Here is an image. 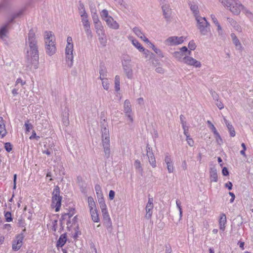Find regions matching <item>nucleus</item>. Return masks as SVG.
<instances>
[{
  "instance_id": "a878e982",
  "label": "nucleus",
  "mask_w": 253,
  "mask_h": 253,
  "mask_svg": "<svg viewBox=\"0 0 253 253\" xmlns=\"http://www.w3.org/2000/svg\"><path fill=\"white\" fill-rule=\"evenodd\" d=\"M66 241H67V237H66V234H62L60 236V237L57 242V247H63L66 243Z\"/></svg>"
},
{
  "instance_id": "5701e85b",
  "label": "nucleus",
  "mask_w": 253,
  "mask_h": 253,
  "mask_svg": "<svg viewBox=\"0 0 253 253\" xmlns=\"http://www.w3.org/2000/svg\"><path fill=\"white\" fill-rule=\"evenodd\" d=\"M231 38L233 43L236 46V48L238 49H241L242 48V44L236 35L233 33H231Z\"/></svg>"
},
{
  "instance_id": "9d476101",
  "label": "nucleus",
  "mask_w": 253,
  "mask_h": 253,
  "mask_svg": "<svg viewBox=\"0 0 253 253\" xmlns=\"http://www.w3.org/2000/svg\"><path fill=\"white\" fill-rule=\"evenodd\" d=\"M73 45H67L65 49V53L66 55V61L68 66L71 67L73 65Z\"/></svg>"
},
{
  "instance_id": "6e6d98bb",
  "label": "nucleus",
  "mask_w": 253,
  "mask_h": 253,
  "mask_svg": "<svg viewBox=\"0 0 253 253\" xmlns=\"http://www.w3.org/2000/svg\"><path fill=\"white\" fill-rule=\"evenodd\" d=\"M208 123L210 125L211 129L213 133H217V130L214 125L210 121H208Z\"/></svg>"
},
{
  "instance_id": "864d4df0",
  "label": "nucleus",
  "mask_w": 253,
  "mask_h": 253,
  "mask_svg": "<svg viewBox=\"0 0 253 253\" xmlns=\"http://www.w3.org/2000/svg\"><path fill=\"white\" fill-rule=\"evenodd\" d=\"M196 47V45L195 42H194V41H192L189 42L188 47L191 50H194L195 49Z\"/></svg>"
},
{
  "instance_id": "f03ea898",
  "label": "nucleus",
  "mask_w": 253,
  "mask_h": 253,
  "mask_svg": "<svg viewBox=\"0 0 253 253\" xmlns=\"http://www.w3.org/2000/svg\"><path fill=\"white\" fill-rule=\"evenodd\" d=\"M101 132H102V143L104 149L105 156L108 158L110 155V141L109 131L108 125L105 120L104 119L101 122Z\"/></svg>"
},
{
  "instance_id": "4c0bfd02",
  "label": "nucleus",
  "mask_w": 253,
  "mask_h": 253,
  "mask_svg": "<svg viewBox=\"0 0 253 253\" xmlns=\"http://www.w3.org/2000/svg\"><path fill=\"white\" fill-rule=\"evenodd\" d=\"M68 115V113L67 112H65L63 115L62 118L63 123L66 126H67L69 124Z\"/></svg>"
},
{
  "instance_id": "052dcab7",
  "label": "nucleus",
  "mask_w": 253,
  "mask_h": 253,
  "mask_svg": "<svg viewBox=\"0 0 253 253\" xmlns=\"http://www.w3.org/2000/svg\"><path fill=\"white\" fill-rule=\"evenodd\" d=\"M228 131H229L230 136L231 137H234L235 136V131L234 130L233 126L228 128Z\"/></svg>"
},
{
  "instance_id": "0e129e2a",
  "label": "nucleus",
  "mask_w": 253,
  "mask_h": 253,
  "mask_svg": "<svg viewBox=\"0 0 253 253\" xmlns=\"http://www.w3.org/2000/svg\"><path fill=\"white\" fill-rule=\"evenodd\" d=\"M211 18L212 21V22L215 24H217V23H218V21L217 19V18H216L215 16L214 15V14H211Z\"/></svg>"
},
{
  "instance_id": "7ed1b4c3",
  "label": "nucleus",
  "mask_w": 253,
  "mask_h": 253,
  "mask_svg": "<svg viewBox=\"0 0 253 253\" xmlns=\"http://www.w3.org/2000/svg\"><path fill=\"white\" fill-rule=\"evenodd\" d=\"M219 1L235 15H239L243 8V4L239 0H219Z\"/></svg>"
},
{
  "instance_id": "2f4dec72",
  "label": "nucleus",
  "mask_w": 253,
  "mask_h": 253,
  "mask_svg": "<svg viewBox=\"0 0 253 253\" xmlns=\"http://www.w3.org/2000/svg\"><path fill=\"white\" fill-rule=\"evenodd\" d=\"M78 9H79V13L80 16H85V15H88V14L87 13V12L85 9L83 3L80 4Z\"/></svg>"
},
{
  "instance_id": "774afa93",
  "label": "nucleus",
  "mask_w": 253,
  "mask_h": 253,
  "mask_svg": "<svg viewBox=\"0 0 253 253\" xmlns=\"http://www.w3.org/2000/svg\"><path fill=\"white\" fill-rule=\"evenodd\" d=\"M222 173L223 175L225 176H227L229 174L228 170L226 167L223 168L222 170Z\"/></svg>"
},
{
  "instance_id": "5fc2aeb1",
  "label": "nucleus",
  "mask_w": 253,
  "mask_h": 253,
  "mask_svg": "<svg viewBox=\"0 0 253 253\" xmlns=\"http://www.w3.org/2000/svg\"><path fill=\"white\" fill-rule=\"evenodd\" d=\"M155 53L158 55V56L160 57H164V55L162 51V50L158 48H155L154 50Z\"/></svg>"
},
{
  "instance_id": "4d7b16f0",
  "label": "nucleus",
  "mask_w": 253,
  "mask_h": 253,
  "mask_svg": "<svg viewBox=\"0 0 253 253\" xmlns=\"http://www.w3.org/2000/svg\"><path fill=\"white\" fill-rule=\"evenodd\" d=\"M4 147L5 150L8 152L12 150V145L10 143H6Z\"/></svg>"
},
{
  "instance_id": "a211bd4d",
  "label": "nucleus",
  "mask_w": 253,
  "mask_h": 253,
  "mask_svg": "<svg viewBox=\"0 0 253 253\" xmlns=\"http://www.w3.org/2000/svg\"><path fill=\"white\" fill-rule=\"evenodd\" d=\"M190 10L192 11L195 19L201 17L199 15V10L198 5L194 2H190L189 3Z\"/></svg>"
},
{
  "instance_id": "c756f323",
  "label": "nucleus",
  "mask_w": 253,
  "mask_h": 253,
  "mask_svg": "<svg viewBox=\"0 0 253 253\" xmlns=\"http://www.w3.org/2000/svg\"><path fill=\"white\" fill-rule=\"evenodd\" d=\"M88 207L89 208V211H92L96 209L95 203L92 197H89L88 198Z\"/></svg>"
},
{
  "instance_id": "473e14b6",
  "label": "nucleus",
  "mask_w": 253,
  "mask_h": 253,
  "mask_svg": "<svg viewBox=\"0 0 253 253\" xmlns=\"http://www.w3.org/2000/svg\"><path fill=\"white\" fill-rule=\"evenodd\" d=\"M129 40L131 41V42L132 44L136 48H137L139 51H140L143 47L142 46V45L136 40H134L132 38H129Z\"/></svg>"
},
{
  "instance_id": "13d9d810",
  "label": "nucleus",
  "mask_w": 253,
  "mask_h": 253,
  "mask_svg": "<svg viewBox=\"0 0 253 253\" xmlns=\"http://www.w3.org/2000/svg\"><path fill=\"white\" fill-rule=\"evenodd\" d=\"M216 105L220 110L224 108V105L223 103L218 99H216Z\"/></svg>"
},
{
  "instance_id": "dca6fc26",
  "label": "nucleus",
  "mask_w": 253,
  "mask_h": 253,
  "mask_svg": "<svg viewBox=\"0 0 253 253\" xmlns=\"http://www.w3.org/2000/svg\"><path fill=\"white\" fill-rule=\"evenodd\" d=\"M85 33L88 39H91L92 38V32L90 29V23L88 20L82 22Z\"/></svg>"
},
{
  "instance_id": "6ab92c4d",
  "label": "nucleus",
  "mask_w": 253,
  "mask_h": 253,
  "mask_svg": "<svg viewBox=\"0 0 253 253\" xmlns=\"http://www.w3.org/2000/svg\"><path fill=\"white\" fill-rule=\"evenodd\" d=\"M227 21L230 24L231 26L238 32L241 33L242 32V28L241 26L236 20L233 18H227Z\"/></svg>"
},
{
  "instance_id": "f257e3e1",
  "label": "nucleus",
  "mask_w": 253,
  "mask_h": 253,
  "mask_svg": "<svg viewBox=\"0 0 253 253\" xmlns=\"http://www.w3.org/2000/svg\"><path fill=\"white\" fill-rule=\"evenodd\" d=\"M26 45L27 60L34 66V69H36L38 68L39 55L38 41L33 29H31L29 32Z\"/></svg>"
},
{
  "instance_id": "338daca9",
  "label": "nucleus",
  "mask_w": 253,
  "mask_h": 253,
  "mask_svg": "<svg viewBox=\"0 0 253 253\" xmlns=\"http://www.w3.org/2000/svg\"><path fill=\"white\" fill-rule=\"evenodd\" d=\"M25 83V82L23 81L21 79L19 78L16 81L15 85H17L19 84H20L21 85H23Z\"/></svg>"
},
{
  "instance_id": "393cba45",
  "label": "nucleus",
  "mask_w": 253,
  "mask_h": 253,
  "mask_svg": "<svg viewBox=\"0 0 253 253\" xmlns=\"http://www.w3.org/2000/svg\"><path fill=\"white\" fill-rule=\"evenodd\" d=\"M94 27L96 30V33L98 36L100 35H104V31L103 30V27L101 23V22H98L96 23H94Z\"/></svg>"
},
{
  "instance_id": "e433bc0d",
  "label": "nucleus",
  "mask_w": 253,
  "mask_h": 253,
  "mask_svg": "<svg viewBox=\"0 0 253 253\" xmlns=\"http://www.w3.org/2000/svg\"><path fill=\"white\" fill-rule=\"evenodd\" d=\"M131 62L130 57L128 56H125L124 57L123 60H122V66L124 65H130Z\"/></svg>"
},
{
  "instance_id": "aec40b11",
  "label": "nucleus",
  "mask_w": 253,
  "mask_h": 253,
  "mask_svg": "<svg viewBox=\"0 0 253 253\" xmlns=\"http://www.w3.org/2000/svg\"><path fill=\"white\" fill-rule=\"evenodd\" d=\"M123 68L126 77L129 79H131L133 77V71L131 65H124L123 66Z\"/></svg>"
},
{
  "instance_id": "4be33fe9",
  "label": "nucleus",
  "mask_w": 253,
  "mask_h": 253,
  "mask_svg": "<svg viewBox=\"0 0 253 253\" xmlns=\"http://www.w3.org/2000/svg\"><path fill=\"white\" fill-rule=\"evenodd\" d=\"M211 182H216L218 180L217 171L215 168H211L210 171Z\"/></svg>"
},
{
  "instance_id": "f704fd0d",
  "label": "nucleus",
  "mask_w": 253,
  "mask_h": 253,
  "mask_svg": "<svg viewBox=\"0 0 253 253\" xmlns=\"http://www.w3.org/2000/svg\"><path fill=\"white\" fill-rule=\"evenodd\" d=\"M100 16L101 18L105 21H106V19H108L109 17H111V16L109 15L108 11L106 9H103L101 11Z\"/></svg>"
},
{
  "instance_id": "a18cd8bd",
  "label": "nucleus",
  "mask_w": 253,
  "mask_h": 253,
  "mask_svg": "<svg viewBox=\"0 0 253 253\" xmlns=\"http://www.w3.org/2000/svg\"><path fill=\"white\" fill-rule=\"evenodd\" d=\"M0 134H1L2 137L4 136L6 134L4 124H0Z\"/></svg>"
},
{
  "instance_id": "f3484780",
  "label": "nucleus",
  "mask_w": 253,
  "mask_h": 253,
  "mask_svg": "<svg viewBox=\"0 0 253 253\" xmlns=\"http://www.w3.org/2000/svg\"><path fill=\"white\" fill-rule=\"evenodd\" d=\"M107 26L111 29L117 30L119 28V24L111 16L105 21Z\"/></svg>"
},
{
  "instance_id": "0eeeda50",
  "label": "nucleus",
  "mask_w": 253,
  "mask_h": 253,
  "mask_svg": "<svg viewBox=\"0 0 253 253\" xmlns=\"http://www.w3.org/2000/svg\"><path fill=\"white\" fill-rule=\"evenodd\" d=\"M123 111L126 117L127 118L130 123L133 122V112L131 108V105L129 100L126 99L124 103Z\"/></svg>"
},
{
  "instance_id": "ddd939ff",
  "label": "nucleus",
  "mask_w": 253,
  "mask_h": 253,
  "mask_svg": "<svg viewBox=\"0 0 253 253\" xmlns=\"http://www.w3.org/2000/svg\"><path fill=\"white\" fill-rule=\"evenodd\" d=\"M24 235L23 234L18 235L15 240H14L12 244V249L14 251L19 250L23 244Z\"/></svg>"
},
{
  "instance_id": "c85d7f7f",
  "label": "nucleus",
  "mask_w": 253,
  "mask_h": 253,
  "mask_svg": "<svg viewBox=\"0 0 253 253\" xmlns=\"http://www.w3.org/2000/svg\"><path fill=\"white\" fill-rule=\"evenodd\" d=\"M91 219L92 220L95 222H98L99 221V218L98 216V214L97 211V210H94L92 211H90Z\"/></svg>"
},
{
  "instance_id": "58836bf2",
  "label": "nucleus",
  "mask_w": 253,
  "mask_h": 253,
  "mask_svg": "<svg viewBox=\"0 0 253 253\" xmlns=\"http://www.w3.org/2000/svg\"><path fill=\"white\" fill-rule=\"evenodd\" d=\"M149 159V162L153 168L156 167V162L154 156L152 155L148 157Z\"/></svg>"
},
{
  "instance_id": "39448f33",
  "label": "nucleus",
  "mask_w": 253,
  "mask_h": 253,
  "mask_svg": "<svg viewBox=\"0 0 253 253\" xmlns=\"http://www.w3.org/2000/svg\"><path fill=\"white\" fill-rule=\"evenodd\" d=\"M196 19L197 27L199 30L200 34L203 36H206L211 33V25L205 17H197Z\"/></svg>"
},
{
  "instance_id": "79ce46f5",
  "label": "nucleus",
  "mask_w": 253,
  "mask_h": 253,
  "mask_svg": "<svg viewBox=\"0 0 253 253\" xmlns=\"http://www.w3.org/2000/svg\"><path fill=\"white\" fill-rule=\"evenodd\" d=\"M91 12L92 13V20L93 21V23H96L98 22H100L98 15L97 14L96 12H93L92 10H91Z\"/></svg>"
},
{
  "instance_id": "49530a36",
  "label": "nucleus",
  "mask_w": 253,
  "mask_h": 253,
  "mask_svg": "<svg viewBox=\"0 0 253 253\" xmlns=\"http://www.w3.org/2000/svg\"><path fill=\"white\" fill-rule=\"evenodd\" d=\"M217 27V31L219 35L222 36L223 34V30L219 23L215 24Z\"/></svg>"
},
{
  "instance_id": "69168bd1",
  "label": "nucleus",
  "mask_w": 253,
  "mask_h": 253,
  "mask_svg": "<svg viewBox=\"0 0 253 253\" xmlns=\"http://www.w3.org/2000/svg\"><path fill=\"white\" fill-rule=\"evenodd\" d=\"M224 122L228 129L233 127V126L225 118H223Z\"/></svg>"
},
{
  "instance_id": "9b49d317",
  "label": "nucleus",
  "mask_w": 253,
  "mask_h": 253,
  "mask_svg": "<svg viewBox=\"0 0 253 253\" xmlns=\"http://www.w3.org/2000/svg\"><path fill=\"white\" fill-rule=\"evenodd\" d=\"M183 63L188 65L192 66L195 68H200L202 66L200 61L187 55L184 56V61Z\"/></svg>"
},
{
  "instance_id": "8fccbe9b",
  "label": "nucleus",
  "mask_w": 253,
  "mask_h": 253,
  "mask_svg": "<svg viewBox=\"0 0 253 253\" xmlns=\"http://www.w3.org/2000/svg\"><path fill=\"white\" fill-rule=\"evenodd\" d=\"M4 216L7 222H10L12 221L11 214L9 211H7L5 213Z\"/></svg>"
},
{
  "instance_id": "412c9836",
  "label": "nucleus",
  "mask_w": 253,
  "mask_h": 253,
  "mask_svg": "<svg viewBox=\"0 0 253 253\" xmlns=\"http://www.w3.org/2000/svg\"><path fill=\"white\" fill-rule=\"evenodd\" d=\"M102 213L106 226L107 227H111L112 226V222L107 210H104L103 211H102Z\"/></svg>"
},
{
  "instance_id": "09e8293b",
  "label": "nucleus",
  "mask_w": 253,
  "mask_h": 253,
  "mask_svg": "<svg viewBox=\"0 0 253 253\" xmlns=\"http://www.w3.org/2000/svg\"><path fill=\"white\" fill-rule=\"evenodd\" d=\"M176 206L179 210L180 218H181L182 217V209H181V202L179 200H176Z\"/></svg>"
},
{
  "instance_id": "2eb2a0df",
  "label": "nucleus",
  "mask_w": 253,
  "mask_h": 253,
  "mask_svg": "<svg viewBox=\"0 0 253 253\" xmlns=\"http://www.w3.org/2000/svg\"><path fill=\"white\" fill-rule=\"evenodd\" d=\"M163 15L167 21H169L171 14V9L169 4H166L162 6Z\"/></svg>"
},
{
  "instance_id": "b1692460",
  "label": "nucleus",
  "mask_w": 253,
  "mask_h": 253,
  "mask_svg": "<svg viewBox=\"0 0 253 253\" xmlns=\"http://www.w3.org/2000/svg\"><path fill=\"white\" fill-rule=\"evenodd\" d=\"M226 216L224 213H222L219 220V229L224 231L225 228V224L226 223Z\"/></svg>"
},
{
  "instance_id": "37998d69",
  "label": "nucleus",
  "mask_w": 253,
  "mask_h": 253,
  "mask_svg": "<svg viewBox=\"0 0 253 253\" xmlns=\"http://www.w3.org/2000/svg\"><path fill=\"white\" fill-rule=\"evenodd\" d=\"M133 32L138 37H140L143 33L141 32V30L137 27H134L132 29Z\"/></svg>"
},
{
  "instance_id": "c9c22d12",
  "label": "nucleus",
  "mask_w": 253,
  "mask_h": 253,
  "mask_svg": "<svg viewBox=\"0 0 253 253\" xmlns=\"http://www.w3.org/2000/svg\"><path fill=\"white\" fill-rule=\"evenodd\" d=\"M134 167L137 171L139 172H142L143 169L141 167V164L139 160H136L134 162Z\"/></svg>"
},
{
  "instance_id": "4468645a",
  "label": "nucleus",
  "mask_w": 253,
  "mask_h": 253,
  "mask_svg": "<svg viewBox=\"0 0 253 253\" xmlns=\"http://www.w3.org/2000/svg\"><path fill=\"white\" fill-rule=\"evenodd\" d=\"M165 162L167 165V168L169 173H172L174 171L173 164L170 156L167 154L165 157Z\"/></svg>"
},
{
  "instance_id": "1a4fd4ad",
  "label": "nucleus",
  "mask_w": 253,
  "mask_h": 253,
  "mask_svg": "<svg viewBox=\"0 0 253 253\" xmlns=\"http://www.w3.org/2000/svg\"><path fill=\"white\" fill-rule=\"evenodd\" d=\"M188 48L186 46H183L179 49V51L173 52L172 54L173 56L178 61H184V56L186 55Z\"/></svg>"
},
{
  "instance_id": "cd10ccee",
  "label": "nucleus",
  "mask_w": 253,
  "mask_h": 253,
  "mask_svg": "<svg viewBox=\"0 0 253 253\" xmlns=\"http://www.w3.org/2000/svg\"><path fill=\"white\" fill-rule=\"evenodd\" d=\"M8 31V24L3 26L0 29V37L3 39L6 36Z\"/></svg>"
},
{
  "instance_id": "c03bdc74",
  "label": "nucleus",
  "mask_w": 253,
  "mask_h": 253,
  "mask_svg": "<svg viewBox=\"0 0 253 253\" xmlns=\"http://www.w3.org/2000/svg\"><path fill=\"white\" fill-rule=\"evenodd\" d=\"M102 84L104 89L108 90L109 88V83L107 79L102 81Z\"/></svg>"
},
{
  "instance_id": "bb28decb",
  "label": "nucleus",
  "mask_w": 253,
  "mask_h": 253,
  "mask_svg": "<svg viewBox=\"0 0 253 253\" xmlns=\"http://www.w3.org/2000/svg\"><path fill=\"white\" fill-rule=\"evenodd\" d=\"M241 11H242L243 13L250 20H253V13L251 12L248 8L246 7L244 5H243V8H242Z\"/></svg>"
},
{
  "instance_id": "bf43d9fd",
  "label": "nucleus",
  "mask_w": 253,
  "mask_h": 253,
  "mask_svg": "<svg viewBox=\"0 0 253 253\" xmlns=\"http://www.w3.org/2000/svg\"><path fill=\"white\" fill-rule=\"evenodd\" d=\"M140 52H143V54L145 55L146 57H147L150 54V51H149L148 49L144 48V47L140 51Z\"/></svg>"
},
{
  "instance_id": "680f3d73",
  "label": "nucleus",
  "mask_w": 253,
  "mask_h": 253,
  "mask_svg": "<svg viewBox=\"0 0 253 253\" xmlns=\"http://www.w3.org/2000/svg\"><path fill=\"white\" fill-rule=\"evenodd\" d=\"M115 192L113 190H110L109 194V197L110 200H112L115 197Z\"/></svg>"
},
{
  "instance_id": "f8f14e48",
  "label": "nucleus",
  "mask_w": 253,
  "mask_h": 253,
  "mask_svg": "<svg viewBox=\"0 0 253 253\" xmlns=\"http://www.w3.org/2000/svg\"><path fill=\"white\" fill-rule=\"evenodd\" d=\"M153 201L154 200L153 198H149L148 203L147 204L145 208L146 213L145 217L147 219H151L152 215V210L154 207Z\"/></svg>"
},
{
  "instance_id": "de8ad7c7",
  "label": "nucleus",
  "mask_w": 253,
  "mask_h": 253,
  "mask_svg": "<svg viewBox=\"0 0 253 253\" xmlns=\"http://www.w3.org/2000/svg\"><path fill=\"white\" fill-rule=\"evenodd\" d=\"M26 132H30L31 129L33 128V126L29 123V121H27L25 123Z\"/></svg>"
},
{
  "instance_id": "423d86ee",
  "label": "nucleus",
  "mask_w": 253,
  "mask_h": 253,
  "mask_svg": "<svg viewBox=\"0 0 253 253\" xmlns=\"http://www.w3.org/2000/svg\"><path fill=\"white\" fill-rule=\"evenodd\" d=\"M62 197L60 196V189L58 186H55L53 192L52 197V204L53 207L55 208V211H59L61 205Z\"/></svg>"
},
{
  "instance_id": "ea45409f",
  "label": "nucleus",
  "mask_w": 253,
  "mask_h": 253,
  "mask_svg": "<svg viewBox=\"0 0 253 253\" xmlns=\"http://www.w3.org/2000/svg\"><path fill=\"white\" fill-rule=\"evenodd\" d=\"M23 12H24V10H21L19 11H18V12L15 13L12 16V19L9 21V23L12 22L14 19L20 16L21 15H22Z\"/></svg>"
},
{
  "instance_id": "6e6552de",
  "label": "nucleus",
  "mask_w": 253,
  "mask_h": 253,
  "mask_svg": "<svg viewBox=\"0 0 253 253\" xmlns=\"http://www.w3.org/2000/svg\"><path fill=\"white\" fill-rule=\"evenodd\" d=\"M184 39V37L171 36L167 38L164 43L168 46H175L183 43Z\"/></svg>"
},
{
  "instance_id": "7c9ffc66",
  "label": "nucleus",
  "mask_w": 253,
  "mask_h": 253,
  "mask_svg": "<svg viewBox=\"0 0 253 253\" xmlns=\"http://www.w3.org/2000/svg\"><path fill=\"white\" fill-rule=\"evenodd\" d=\"M107 70L105 68H101L99 70V79L101 81H103L104 80L107 79L106 78L107 77Z\"/></svg>"
},
{
  "instance_id": "20e7f679",
  "label": "nucleus",
  "mask_w": 253,
  "mask_h": 253,
  "mask_svg": "<svg viewBox=\"0 0 253 253\" xmlns=\"http://www.w3.org/2000/svg\"><path fill=\"white\" fill-rule=\"evenodd\" d=\"M44 40L46 53L50 56L53 55L56 52L55 36L50 31L45 32Z\"/></svg>"
},
{
  "instance_id": "e2e57ef3",
  "label": "nucleus",
  "mask_w": 253,
  "mask_h": 253,
  "mask_svg": "<svg viewBox=\"0 0 253 253\" xmlns=\"http://www.w3.org/2000/svg\"><path fill=\"white\" fill-rule=\"evenodd\" d=\"M155 71L156 72L160 74H163L165 72V70L162 67L156 68Z\"/></svg>"
},
{
  "instance_id": "72a5a7b5",
  "label": "nucleus",
  "mask_w": 253,
  "mask_h": 253,
  "mask_svg": "<svg viewBox=\"0 0 253 253\" xmlns=\"http://www.w3.org/2000/svg\"><path fill=\"white\" fill-rule=\"evenodd\" d=\"M120 78L118 75H116L115 77V89L116 91H118L120 89Z\"/></svg>"
},
{
  "instance_id": "3c124183",
  "label": "nucleus",
  "mask_w": 253,
  "mask_h": 253,
  "mask_svg": "<svg viewBox=\"0 0 253 253\" xmlns=\"http://www.w3.org/2000/svg\"><path fill=\"white\" fill-rule=\"evenodd\" d=\"M57 220H54L52 222L51 230L53 232H55L57 229Z\"/></svg>"
},
{
  "instance_id": "a19ab883",
  "label": "nucleus",
  "mask_w": 253,
  "mask_h": 253,
  "mask_svg": "<svg viewBox=\"0 0 253 253\" xmlns=\"http://www.w3.org/2000/svg\"><path fill=\"white\" fill-rule=\"evenodd\" d=\"M99 203L100 204V207L102 211H103L104 210H107L104 199L99 200Z\"/></svg>"
},
{
  "instance_id": "603ef678",
  "label": "nucleus",
  "mask_w": 253,
  "mask_h": 253,
  "mask_svg": "<svg viewBox=\"0 0 253 253\" xmlns=\"http://www.w3.org/2000/svg\"><path fill=\"white\" fill-rule=\"evenodd\" d=\"M151 155H152V156H154V154L153 153L152 148L151 147H149V146L148 145H147V157L151 156Z\"/></svg>"
}]
</instances>
